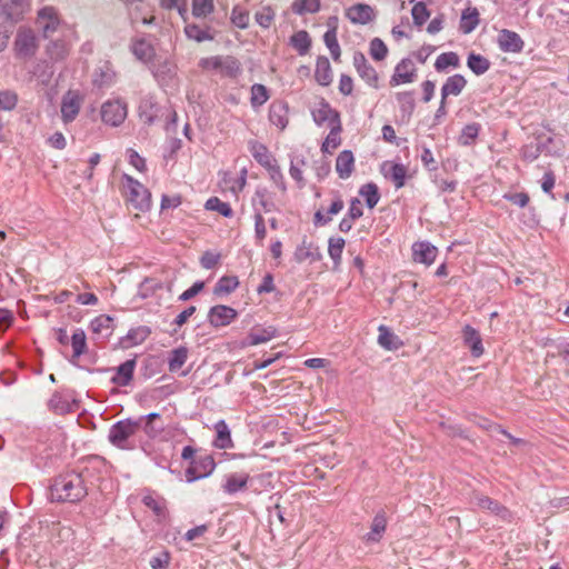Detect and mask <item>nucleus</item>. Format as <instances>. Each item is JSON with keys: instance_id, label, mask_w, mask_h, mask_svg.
Listing matches in <instances>:
<instances>
[{"instance_id": "obj_1", "label": "nucleus", "mask_w": 569, "mask_h": 569, "mask_svg": "<svg viewBox=\"0 0 569 569\" xmlns=\"http://www.w3.org/2000/svg\"><path fill=\"white\" fill-rule=\"evenodd\" d=\"M88 495V489L81 473L68 472L54 478L50 486L52 501L77 503Z\"/></svg>"}, {"instance_id": "obj_2", "label": "nucleus", "mask_w": 569, "mask_h": 569, "mask_svg": "<svg viewBox=\"0 0 569 569\" xmlns=\"http://www.w3.org/2000/svg\"><path fill=\"white\" fill-rule=\"evenodd\" d=\"M141 422H136V419L119 420L110 427L108 439L110 443L121 450H132L136 443L132 437L140 429Z\"/></svg>"}, {"instance_id": "obj_3", "label": "nucleus", "mask_w": 569, "mask_h": 569, "mask_svg": "<svg viewBox=\"0 0 569 569\" xmlns=\"http://www.w3.org/2000/svg\"><path fill=\"white\" fill-rule=\"evenodd\" d=\"M36 23L46 39L56 34H64L67 23L61 19L59 11L52 6H44L38 10Z\"/></svg>"}, {"instance_id": "obj_4", "label": "nucleus", "mask_w": 569, "mask_h": 569, "mask_svg": "<svg viewBox=\"0 0 569 569\" xmlns=\"http://www.w3.org/2000/svg\"><path fill=\"white\" fill-rule=\"evenodd\" d=\"M199 67L206 71H214L221 77L236 78L241 73L240 61L232 56H212L202 58Z\"/></svg>"}, {"instance_id": "obj_5", "label": "nucleus", "mask_w": 569, "mask_h": 569, "mask_svg": "<svg viewBox=\"0 0 569 569\" xmlns=\"http://www.w3.org/2000/svg\"><path fill=\"white\" fill-rule=\"evenodd\" d=\"M123 194L134 209L139 211L149 210L151 204L150 191L128 174H123Z\"/></svg>"}, {"instance_id": "obj_6", "label": "nucleus", "mask_w": 569, "mask_h": 569, "mask_svg": "<svg viewBox=\"0 0 569 569\" xmlns=\"http://www.w3.org/2000/svg\"><path fill=\"white\" fill-rule=\"evenodd\" d=\"M100 116L103 123L111 127L121 126L128 116V103L122 98H113L101 104Z\"/></svg>"}, {"instance_id": "obj_7", "label": "nucleus", "mask_w": 569, "mask_h": 569, "mask_svg": "<svg viewBox=\"0 0 569 569\" xmlns=\"http://www.w3.org/2000/svg\"><path fill=\"white\" fill-rule=\"evenodd\" d=\"M84 97L78 90H68L61 99L60 112L64 124L71 123L78 117L82 107Z\"/></svg>"}, {"instance_id": "obj_8", "label": "nucleus", "mask_w": 569, "mask_h": 569, "mask_svg": "<svg viewBox=\"0 0 569 569\" xmlns=\"http://www.w3.org/2000/svg\"><path fill=\"white\" fill-rule=\"evenodd\" d=\"M470 503L501 520H509L511 518L510 511L503 505L481 492L475 491L470 498Z\"/></svg>"}, {"instance_id": "obj_9", "label": "nucleus", "mask_w": 569, "mask_h": 569, "mask_svg": "<svg viewBox=\"0 0 569 569\" xmlns=\"http://www.w3.org/2000/svg\"><path fill=\"white\" fill-rule=\"evenodd\" d=\"M14 50L19 58H30L38 50V39L31 29H19L14 40Z\"/></svg>"}, {"instance_id": "obj_10", "label": "nucleus", "mask_w": 569, "mask_h": 569, "mask_svg": "<svg viewBox=\"0 0 569 569\" xmlns=\"http://www.w3.org/2000/svg\"><path fill=\"white\" fill-rule=\"evenodd\" d=\"M216 468L214 459L210 455L199 457L191 461L186 470V480L193 482L196 480L210 476Z\"/></svg>"}, {"instance_id": "obj_11", "label": "nucleus", "mask_w": 569, "mask_h": 569, "mask_svg": "<svg viewBox=\"0 0 569 569\" xmlns=\"http://www.w3.org/2000/svg\"><path fill=\"white\" fill-rule=\"evenodd\" d=\"M49 407L59 415L73 412L79 408V402L74 397V391L62 390L52 395L49 400Z\"/></svg>"}, {"instance_id": "obj_12", "label": "nucleus", "mask_w": 569, "mask_h": 569, "mask_svg": "<svg viewBox=\"0 0 569 569\" xmlns=\"http://www.w3.org/2000/svg\"><path fill=\"white\" fill-rule=\"evenodd\" d=\"M311 114L315 123L319 127L323 126L326 122L329 127L341 124L339 112L323 99L311 110Z\"/></svg>"}, {"instance_id": "obj_13", "label": "nucleus", "mask_w": 569, "mask_h": 569, "mask_svg": "<svg viewBox=\"0 0 569 569\" xmlns=\"http://www.w3.org/2000/svg\"><path fill=\"white\" fill-rule=\"evenodd\" d=\"M353 66L359 77L370 87H379V77L376 69L368 62L366 56L357 51L353 54Z\"/></svg>"}, {"instance_id": "obj_14", "label": "nucleus", "mask_w": 569, "mask_h": 569, "mask_svg": "<svg viewBox=\"0 0 569 569\" xmlns=\"http://www.w3.org/2000/svg\"><path fill=\"white\" fill-rule=\"evenodd\" d=\"M497 44L502 52L520 53L523 50L525 41L516 31L501 29L497 36Z\"/></svg>"}, {"instance_id": "obj_15", "label": "nucleus", "mask_w": 569, "mask_h": 569, "mask_svg": "<svg viewBox=\"0 0 569 569\" xmlns=\"http://www.w3.org/2000/svg\"><path fill=\"white\" fill-rule=\"evenodd\" d=\"M417 77V70L412 61L408 58L402 59L395 68L390 78V86L397 87L403 83H412Z\"/></svg>"}, {"instance_id": "obj_16", "label": "nucleus", "mask_w": 569, "mask_h": 569, "mask_svg": "<svg viewBox=\"0 0 569 569\" xmlns=\"http://www.w3.org/2000/svg\"><path fill=\"white\" fill-rule=\"evenodd\" d=\"M238 316L236 309L224 306L217 305L210 308L208 313V321L213 327H224L231 323Z\"/></svg>"}, {"instance_id": "obj_17", "label": "nucleus", "mask_w": 569, "mask_h": 569, "mask_svg": "<svg viewBox=\"0 0 569 569\" xmlns=\"http://www.w3.org/2000/svg\"><path fill=\"white\" fill-rule=\"evenodd\" d=\"M136 422H141V429L150 439L159 437L164 431V421L160 413L151 412L136 419Z\"/></svg>"}, {"instance_id": "obj_18", "label": "nucleus", "mask_w": 569, "mask_h": 569, "mask_svg": "<svg viewBox=\"0 0 569 569\" xmlns=\"http://www.w3.org/2000/svg\"><path fill=\"white\" fill-rule=\"evenodd\" d=\"M346 17L353 24H367L375 20L376 11L369 4L357 3L347 9Z\"/></svg>"}, {"instance_id": "obj_19", "label": "nucleus", "mask_w": 569, "mask_h": 569, "mask_svg": "<svg viewBox=\"0 0 569 569\" xmlns=\"http://www.w3.org/2000/svg\"><path fill=\"white\" fill-rule=\"evenodd\" d=\"M383 177L390 180L396 189H400L406 183L407 168L402 163L386 161L381 164Z\"/></svg>"}, {"instance_id": "obj_20", "label": "nucleus", "mask_w": 569, "mask_h": 569, "mask_svg": "<svg viewBox=\"0 0 569 569\" xmlns=\"http://www.w3.org/2000/svg\"><path fill=\"white\" fill-rule=\"evenodd\" d=\"M438 249L428 241H418L412 244V257L416 262L430 266L435 262Z\"/></svg>"}, {"instance_id": "obj_21", "label": "nucleus", "mask_w": 569, "mask_h": 569, "mask_svg": "<svg viewBox=\"0 0 569 569\" xmlns=\"http://www.w3.org/2000/svg\"><path fill=\"white\" fill-rule=\"evenodd\" d=\"M116 71L110 62L106 61L96 68L92 74V83L99 89L110 88L116 82Z\"/></svg>"}, {"instance_id": "obj_22", "label": "nucleus", "mask_w": 569, "mask_h": 569, "mask_svg": "<svg viewBox=\"0 0 569 569\" xmlns=\"http://www.w3.org/2000/svg\"><path fill=\"white\" fill-rule=\"evenodd\" d=\"M136 360L129 359L117 367L116 373L111 378V382L116 386L126 387L130 385L133 379L136 369Z\"/></svg>"}, {"instance_id": "obj_23", "label": "nucleus", "mask_w": 569, "mask_h": 569, "mask_svg": "<svg viewBox=\"0 0 569 569\" xmlns=\"http://www.w3.org/2000/svg\"><path fill=\"white\" fill-rule=\"evenodd\" d=\"M466 86L467 80L462 74L456 73L450 76L441 87V98L447 100L450 96L457 97L463 91Z\"/></svg>"}, {"instance_id": "obj_24", "label": "nucleus", "mask_w": 569, "mask_h": 569, "mask_svg": "<svg viewBox=\"0 0 569 569\" xmlns=\"http://www.w3.org/2000/svg\"><path fill=\"white\" fill-rule=\"evenodd\" d=\"M216 431V438L213 440V446L218 449H232L234 447V443L231 438L230 429L227 425V422L221 419L218 420L214 426Z\"/></svg>"}, {"instance_id": "obj_25", "label": "nucleus", "mask_w": 569, "mask_h": 569, "mask_svg": "<svg viewBox=\"0 0 569 569\" xmlns=\"http://www.w3.org/2000/svg\"><path fill=\"white\" fill-rule=\"evenodd\" d=\"M355 170V157L352 151L343 150L336 159V171L340 179H348Z\"/></svg>"}, {"instance_id": "obj_26", "label": "nucleus", "mask_w": 569, "mask_h": 569, "mask_svg": "<svg viewBox=\"0 0 569 569\" xmlns=\"http://www.w3.org/2000/svg\"><path fill=\"white\" fill-rule=\"evenodd\" d=\"M250 476L248 473H229L224 477L221 488L228 495H234L247 488Z\"/></svg>"}, {"instance_id": "obj_27", "label": "nucleus", "mask_w": 569, "mask_h": 569, "mask_svg": "<svg viewBox=\"0 0 569 569\" xmlns=\"http://www.w3.org/2000/svg\"><path fill=\"white\" fill-rule=\"evenodd\" d=\"M269 120L283 130L288 124V104L283 101H273L269 107Z\"/></svg>"}, {"instance_id": "obj_28", "label": "nucleus", "mask_w": 569, "mask_h": 569, "mask_svg": "<svg viewBox=\"0 0 569 569\" xmlns=\"http://www.w3.org/2000/svg\"><path fill=\"white\" fill-rule=\"evenodd\" d=\"M113 318L107 315H100L91 320L90 329L98 339L107 340L112 335Z\"/></svg>"}, {"instance_id": "obj_29", "label": "nucleus", "mask_w": 569, "mask_h": 569, "mask_svg": "<svg viewBox=\"0 0 569 569\" xmlns=\"http://www.w3.org/2000/svg\"><path fill=\"white\" fill-rule=\"evenodd\" d=\"M138 112L140 119L144 123L152 124L157 119L159 112V107L154 101L153 97L147 96L142 98L138 107Z\"/></svg>"}, {"instance_id": "obj_30", "label": "nucleus", "mask_w": 569, "mask_h": 569, "mask_svg": "<svg viewBox=\"0 0 569 569\" xmlns=\"http://www.w3.org/2000/svg\"><path fill=\"white\" fill-rule=\"evenodd\" d=\"M31 73L39 86L48 87L54 74V68L48 61H39L34 64Z\"/></svg>"}, {"instance_id": "obj_31", "label": "nucleus", "mask_w": 569, "mask_h": 569, "mask_svg": "<svg viewBox=\"0 0 569 569\" xmlns=\"http://www.w3.org/2000/svg\"><path fill=\"white\" fill-rule=\"evenodd\" d=\"M463 341L470 348L472 356L480 357L483 353L482 339L479 332L471 326L463 328Z\"/></svg>"}, {"instance_id": "obj_32", "label": "nucleus", "mask_w": 569, "mask_h": 569, "mask_svg": "<svg viewBox=\"0 0 569 569\" xmlns=\"http://www.w3.org/2000/svg\"><path fill=\"white\" fill-rule=\"evenodd\" d=\"M151 333V329L147 326H139L128 331L122 338L121 343L124 348L141 345Z\"/></svg>"}, {"instance_id": "obj_33", "label": "nucleus", "mask_w": 569, "mask_h": 569, "mask_svg": "<svg viewBox=\"0 0 569 569\" xmlns=\"http://www.w3.org/2000/svg\"><path fill=\"white\" fill-rule=\"evenodd\" d=\"M315 78L320 86H329L332 81V70L327 57H319L316 62Z\"/></svg>"}, {"instance_id": "obj_34", "label": "nucleus", "mask_w": 569, "mask_h": 569, "mask_svg": "<svg viewBox=\"0 0 569 569\" xmlns=\"http://www.w3.org/2000/svg\"><path fill=\"white\" fill-rule=\"evenodd\" d=\"M46 52L50 60L57 62L64 60L68 57L70 47L63 39H57L48 43Z\"/></svg>"}, {"instance_id": "obj_35", "label": "nucleus", "mask_w": 569, "mask_h": 569, "mask_svg": "<svg viewBox=\"0 0 569 569\" xmlns=\"http://www.w3.org/2000/svg\"><path fill=\"white\" fill-rule=\"evenodd\" d=\"M253 200L259 203L266 213L280 211V208L274 201L272 193L264 187L257 188Z\"/></svg>"}, {"instance_id": "obj_36", "label": "nucleus", "mask_w": 569, "mask_h": 569, "mask_svg": "<svg viewBox=\"0 0 569 569\" xmlns=\"http://www.w3.org/2000/svg\"><path fill=\"white\" fill-rule=\"evenodd\" d=\"M293 257L297 262L301 263L306 260L318 261L321 254L318 248L311 242L302 241V243L296 248Z\"/></svg>"}, {"instance_id": "obj_37", "label": "nucleus", "mask_w": 569, "mask_h": 569, "mask_svg": "<svg viewBox=\"0 0 569 569\" xmlns=\"http://www.w3.org/2000/svg\"><path fill=\"white\" fill-rule=\"evenodd\" d=\"M277 336V329L272 326L267 328L252 329L247 337V345L257 346L268 342Z\"/></svg>"}, {"instance_id": "obj_38", "label": "nucleus", "mask_w": 569, "mask_h": 569, "mask_svg": "<svg viewBox=\"0 0 569 569\" xmlns=\"http://www.w3.org/2000/svg\"><path fill=\"white\" fill-rule=\"evenodd\" d=\"M23 12V0H0V14L17 21Z\"/></svg>"}, {"instance_id": "obj_39", "label": "nucleus", "mask_w": 569, "mask_h": 569, "mask_svg": "<svg viewBox=\"0 0 569 569\" xmlns=\"http://www.w3.org/2000/svg\"><path fill=\"white\" fill-rule=\"evenodd\" d=\"M249 150L254 160L263 168L276 161L268 148L258 141H250Z\"/></svg>"}, {"instance_id": "obj_40", "label": "nucleus", "mask_w": 569, "mask_h": 569, "mask_svg": "<svg viewBox=\"0 0 569 569\" xmlns=\"http://www.w3.org/2000/svg\"><path fill=\"white\" fill-rule=\"evenodd\" d=\"M479 24V12L476 8H467L462 11L459 29L462 33H471Z\"/></svg>"}, {"instance_id": "obj_41", "label": "nucleus", "mask_w": 569, "mask_h": 569, "mask_svg": "<svg viewBox=\"0 0 569 569\" xmlns=\"http://www.w3.org/2000/svg\"><path fill=\"white\" fill-rule=\"evenodd\" d=\"M467 67L476 76H481L485 74L490 69L491 62L488 58L479 53L470 52L467 58Z\"/></svg>"}, {"instance_id": "obj_42", "label": "nucleus", "mask_w": 569, "mask_h": 569, "mask_svg": "<svg viewBox=\"0 0 569 569\" xmlns=\"http://www.w3.org/2000/svg\"><path fill=\"white\" fill-rule=\"evenodd\" d=\"M378 331V343L386 350H397L401 346L399 338L388 327L381 325Z\"/></svg>"}, {"instance_id": "obj_43", "label": "nucleus", "mask_w": 569, "mask_h": 569, "mask_svg": "<svg viewBox=\"0 0 569 569\" xmlns=\"http://www.w3.org/2000/svg\"><path fill=\"white\" fill-rule=\"evenodd\" d=\"M396 99L399 104V109L402 113V117L410 118L416 108L415 92L413 91H402L396 93Z\"/></svg>"}, {"instance_id": "obj_44", "label": "nucleus", "mask_w": 569, "mask_h": 569, "mask_svg": "<svg viewBox=\"0 0 569 569\" xmlns=\"http://www.w3.org/2000/svg\"><path fill=\"white\" fill-rule=\"evenodd\" d=\"M290 44L300 56H305L310 50L311 38L306 30H300L291 36Z\"/></svg>"}, {"instance_id": "obj_45", "label": "nucleus", "mask_w": 569, "mask_h": 569, "mask_svg": "<svg viewBox=\"0 0 569 569\" xmlns=\"http://www.w3.org/2000/svg\"><path fill=\"white\" fill-rule=\"evenodd\" d=\"M188 359V349L178 347L169 352L168 369L170 372L179 371Z\"/></svg>"}, {"instance_id": "obj_46", "label": "nucleus", "mask_w": 569, "mask_h": 569, "mask_svg": "<svg viewBox=\"0 0 569 569\" xmlns=\"http://www.w3.org/2000/svg\"><path fill=\"white\" fill-rule=\"evenodd\" d=\"M239 286L238 277L223 276L221 277L213 288L216 296H227L233 292Z\"/></svg>"}, {"instance_id": "obj_47", "label": "nucleus", "mask_w": 569, "mask_h": 569, "mask_svg": "<svg viewBox=\"0 0 569 569\" xmlns=\"http://www.w3.org/2000/svg\"><path fill=\"white\" fill-rule=\"evenodd\" d=\"M359 194L365 199L369 209H373L380 200L379 189L373 182L361 186L359 189Z\"/></svg>"}, {"instance_id": "obj_48", "label": "nucleus", "mask_w": 569, "mask_h": 569, "mask_svg": "<svg viewBox=\"0 0 569 569\" xmlns=\"http://www.w3.org/2000/svg\"><path fill=\"white\" fill-rule=\"evenodd\" d=\"M460 66V59L459 56L453 52H443L438 56L435 62V69L438 72H443L448 68H458Z\"/></svg>"}, {"instance_id": "obj_49", "label": "nucleus", "mask_w": 569, "mask_h": 569, "mask_svg": "<svg viewBox=\"0 0 569 569\" xmlns=\"http://www.w3.org/2000/svg\"><path fill=\"white\" fill-rule=\"evenodd\" d=\"M480 130H481L480 123L472 122V123L466 124L460 132L458 142L465 147L473 144L476 139L479 136Z\"/></svg>"}, {"instance_id": "obj_50", "label": "nucleus", "mask_w": 569, "mask_h": 569, "mask_svg": "<svg viewBox=\"0 0 569 569\" xmlns=\"http://www.w3.org/2000/svg\"><path fill=\"white\" fill-rule=\"evenodd\" d=\"M142 503L151 509L157 517L166 516V501L162 497L154 493H147L142 497Z\"/></svg>"}, {"instance_id": "obj_51", "label": "nucleus", "mask_w": 569, "mask_h": 569, "mask_svg": "<svg viewBox=\"0 0 569 569\" xmlns=\"http://www.w3.org/2000/svg\"><path fill=\"white\" fill-rule=\"evenodd\" d=\"M184 33L188 39L197 42L211 41L213 36L209 32V28H201L196 23H189L184 27Z\"/></svg>"}, {"instance_id": "obj_52", "label": "nucleus", "mask_w": 569, "mask_h": 569, "mask_svg": "<svg viewBox=\"0 0 569 569\" xmlns=\"http://www.w3.org/2000/svg\"><path fill=\"white\" fill-rule=\"evenodd\" d=\"M342 131V126L337 124L330 127V132L326 137L325 141L321 144V151L323 153H330L331 150L337 149L341 143L340 133Z\"/></svg>"}, {"instance_id": "obj_53", "label": "nucleus", "mask_w": 569, "mask_h": 569, "mask_svg": "<svg viewBox=\"0 0 569 569\" xmlns=\"http://www.w3.org/2000/svg\"><path fill=\"white\" fill-rule=\"evenodd\" d=\"M291 9L298 16L316 13L320 10V0H295Z\"/></svg>"}, {"instance_id": "obj_54", "label": "nucleus", "mask_w": 569, "mask_h": 569, "mask_svg": "<svg viewBox=\"0 0 569 569\" xmlns=\"http://www.w3.org/2000/svg\"><path fill=\"white\" fill-rule=\"evenodd\" d=\"M323 41L327 48L329 49L332 59L335 61H338L340 59L341 50L337 39V30L335 27L326 31L323 36Z\"/></svg>"}, {"instance_id": "obj_55", "label": "nucleus", "mask_w": 569, "mask_h": 569, "mask_svg": "<svg viewBox=\"0 0 569 569\" xmlns=\"http://www.w3.org/2000/svg\"><path fill=\"white\" fill-rule=\"evenodd\" d=\"M264 169L268 171L270 180L284 194L287 192V183L284 181L283 173L280 167L278 166L277 161H273Z\"/></svg>"}, {"instance_id": "obj_56", "label": "nucleus", "mask_w": 569, "mask_h": 569, "mask_svg": "<svg viewBox=\"0 0 569 569\" xmlns=\"http://www.w3.org/2000/svg\"><path fill=\"white\" fill-rule=\"evenodd\" d=\"M387 519L383 513H378L373 518L371 530L367 533L368 541H379L381 535L386 531Z\"/></svg>"}, {"instance_id": "obj_57", "label": "nucleus", "mask_w": 569, "mask_h": 569, "mask_svg": "<svg viewBox=\"0 0 569 569\" xmlns=\"http://www.w3.org/2000/svg\"><path fill=\"white\" fill-rule=\"evenodd\" d=\"M204 208L207 210L217 211L226 218L233 216V210L228 202L221 201L218 197H211L207 200Z\"/></svg>"}, {"instance_id": "obj_58", "label": "nucleus", "mask_w": 569, "mask_h": 569, "mask_svg": "<svg viewBox=\"0 0 569 569\" xmlns=\"http://www.w3.org/2000/svg\"><path fill=\"white\" fill-rule=\"evenodd\" d=\"M269 100V92L266 86L260 83H254L251 87V98L250 102L252 108H259L263 106Z\"/></svg>"}, {"instance_id": "obj_59", "label": "nucleus", "mask_w": 569, "mask_h": 569, "mask_svg": "<svg viewBox=\"0 0 569 569\" xmlns=\"http://www.w3.org/2000/svg\"><path fill=\"white\" fill-rule=\"evenodd\" d=\"M162 288V282L156 278H146L138 288V296L141 299L151 297L157 290Z\"/></svg>"}, {"instance_id": "obj_60", "label": "nucleus", "mask_w": 569, "mask_h": 569, "mask_svg": "<svg viewBox=\"0 0 569 569\" xmlns=\"http://www.w3.org/2000/svg\"><path fill=\"white\" fill-rule=\"evenodd\" d=\"M346 241L340 237H332L328 241V254L335 262V264H339L342 257V251L345 248Z\"/></svg>"}, {"instance_id": "obj_61", "label": "nucleus", "mask_w": 569, "mask_h": 569, "mask_svg": "<svg viewBox=\"0 0 569 569\" xmlns=\"http://www.w3.org/2000/svg\"><path fill=\"white\" fill-rule=\"evenodd\" d=\"M71 346L73 350L72 358H79L87 350L86 333L82 329H77L71 337Z\"/></svg>"}, {"instance_id": "obj_62", "label": "nucleus", "mask_w": 569, "mask_h": 569, "mask_svg": "<svg viewBox=\"0 0 569 569\" xmlns=\"http://www.w3.org/2000/svg\"><path fill=\"white\" fill-rule=\"evenodd\" d=\"M214 11L213 0H192V14L196 18H206Z\"/></svg>"}, {"instance_id": "obj_63", "label": "nucleus", "mask_w": 569, "mask_h": 569, "mask_svg": "<svg viewBox=\"0 0 569 569\" xmlns=\"http://www.w3.org/2000/svg\"><path fill=\"white\" fill-rule=\"evenodd\" d=\"M370 56L377 61H382L388 54V48L380 38L370 41Z\"/></svg>"}, {"instance_id": "obj_64", "label": "nucleus", "mask_w": 569, "mask_h": 569, "mask_svg": "<svg viewBox=\"0 0 569 569\" xmlns=\"http://www.w3.org/2000/svg\"><path fill=\"white\" fill-rule=\"evenodd\" d=\"M413 23L421 27L430 17V12L423 2H417L411 10Z\"/></svg>"}]
</instances>
